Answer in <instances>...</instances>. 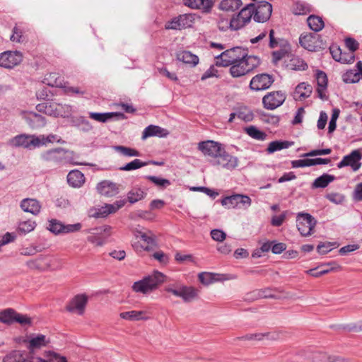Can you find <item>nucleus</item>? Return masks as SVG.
Returning a JSON list of instances; mask_svg holds the SVG:
<instances>
[{
  "label": "nucleus",
  "mask_w": 362,
  "mask_h": 362,
  "mask_svg": "<svg viewBox=\"0 0 362 362\" xmlns=\"http://www.w3.org/2000/svg\"><path fill=\"white\" fill-rule=\"evenodd\" d=\"M270 335L269 332L267 333H255V334H247L242 337H237V339L240 340H256L260 341L262 340L264 337L269 339Z\"/></svg>",
  "instance_id": "052dcab7"
},
{
  "label": "nucleus",
  "mask_w": 362,
  "mask_h": 362,
  "mask_svg": "<svg viewBox=\"0 0 362 362\" xmlns=\"http://www.w3.org/2000/svg\"><path fill=\"white\" fill-rule=\"evenodd\" d=\"M146 195V193L140 188H133L127 194V200L131 204H134L143 199Z\"/></svg>",
  "instance_id": "a19ab883"
},
{
  "label": "nucleus",
  "mask_w": 362,
  "mask_h": 362,
  "mask_svg": "<svg viewBox=\"0 0 362 362\" xmlns=\"http://www.w3.org/2000/svg\"><path fill=\"white\" fill-rule=\"evenodd\" d=\"M311 11V6L304 1H297L293 7V13L295 15H306Z\"/></svg>",
  "instance_id": "ea45409f"
},
{
  "label": "nucleus",
  "mask_w": 362,
  "mask_h": 362,
  "mask_svg": "<svg viewBox=\"0 0 362 362\" xmlns=\"http://www.w3.org/2000/svg\"><path fill=\"white\" fill-rule=\"evenodd\" d=\"M27 266L31 269H37L45 271L49 267V262H47V257L40 255L37 258L29 260L26 262Z\"/></svg>",
  "instance_id": "473e14b6"
},
{
  "label": "nucleus",
  "mask_w": 362,
  "mask_h": 362,
  "mask_svg": "<svg viewBox=\"0 0 362 362\" xmlns=\"http://www.w3.org/2000/svg\"><path fill=\"white\" fill-rule=\"evenodd\" d=\"M68 152V150L62 147L52 148L42 153L40 159L44 162L59 165L66 160Z\"/></svg>",
  "instance_id": "0eeeda50"
},
{
  "label": "nucleus",
  "mask_w": 362,
  "mask_h": 362,
  "mask_svg": "<svg viewBox=\"0 0 362 362\" xmlns=\"http://www.w3.org/2000/svg\"><path fill=\"white\" fill-rule=\"evenodd\" d=\"M362 158V153L359 150H354L349 154L344 156L342 160L337 163L339 168L350 166L354 171H357L361 166L360 160Z\"/></svg>",
  "instance_id": "4468645a"
},
{
  "label": "nucleus",
  "mask_w": 362,
  "mask_h": 362,
  "mask_svg": "<svg viewBox=\"0 0 362 362\" xmlns=\"http://www.w3.org/2000/svg\"><path fill=\"white\" fill-rule=\"evenodd\" d=\"M89 117L99 122L105 123L114 117L117 119H124L126 116L122 112H89Z\"/></svg>",
  "instance_id": "5701e85b"
},
{
  "label": "nucleus",
  "mask_w": 362,
  "mask_h": 362,
  "mask_svg": "<svg viewBox=\"0 0 362 362\" xmlns=\"http://www.w3.org/2000/svg\"><path fill=\"white\" fill-rule=\"evenodd\" d=\"M134 234L137 239H140L146 244V245H141L144 250L150 251L157 246L156 235L152 231L149 230L142 231L135 229Z\"/></svg>",
  "instance_id": "dca6fc26"
},
{
  "label": "nucleus",
  "mask_w": 362,
  "mask_h": 362,
  "mask_svg": "<svg viewBox=\"0 0 362 362\" xmlns=\"http://www.w3.org/2000/svg\"><path fill=\"white\" fill-rule=\"evenodd\" d=\"M251 202L250 197L243 194H233L225 197L221 200V204L228 208L240 207V205L247 208L251 205Z\"/></svg>",
  "instance_id": "9b49d317"
},
{
  "label": "nucleus",
  "mask_w": 362,
  "mask_h": 362,
  "mask_svg": "<svg viewBox=\"0 0 362 362\" xmlns=\"http://www.w3.org/2000/svg\"><path fill=\"white\" fill-rule=\"evenodd\" d=\"M34 138V135L19 134L9 141V144L14 147H23L30 148L33 144L30 141Z\"/></svg>",
  "instance_id": "bb28decb"
},
{
  "label": "nucleus",
  "mask_w": 362,
  "mask_h": 362,
  "mask_svg": "<svg viewBox=\"0 0 362 362\" xmlns=\"http://www.w3.org/2000/svg\"><path fill=\"white\" fill-rule=\"evenodd\" d=\"M111 214H112V212L108 207V204H106L99 209H91L89 212V216L94 218H105Z\"/></svg>",
  "instance_id": "09e8293b"
},
{
  "label": "nucleus",
  "mask_w": 362,
  "mask_h": 362,
  "mask_svg": "<svg viewBox=\"0 0 362 362\" xmlns=\"http://www.w3.org/2000/svg\"><path fill=\"white\" fill-rule=\"evenodd\" d=\"M21 208L25 212L37 215L41 209V204L35 199L26 198L21 201Z\"/></svg>",
  "instance_id": "a878e982"
},
{
  "label": "nucleus",
  "mask_w": 362,
  "mask_h": 362,
  "mask_svg": "<svg viewBox=\"0 0 362 362\" xmlns=\"http://www.w3.org/2000/svg\"><path fill=\"white\" fill-rule=\"evenodd\" d=\"M23 118L32 129H39L45 127L46 124L45 118L34 112L25 113Z\"/></svg>",
  "instance_id": "b1692460"
},
{
  "label": "nucleus",
  "mask_w": 362,
  "mask_h": 362,
  "mask_svg": "<svg viewBox=\"0 0 362 362\" xmlns=\"http://www.w3.org/2000/svg\"><path fill=\"white\" fill-rule=\"evenodd\" d=\"M88 303V297L85 294L75 296L66 305V310L69 313H77L82 315Z\"/></svg>",
  "instance_id": "f3484780"
},
{
  "label": "nucleus",
  "mask_w": 362,
  "mask_h": 362,
  "mask_svg": "<svg viewBox=\"0 0 362 362\" xmlns=\"http://www.w3.org/2000/svg\"><path fill=\"white\" fill-rule=\"evenodd\" d=\"M221 144L218 142L207 140L198 144V149L206 156L216 158L222 149Z\"/></svg>",
  "instance_id": "ddd939ff"
},
{
  "label": "nucleus",
  "mask_w": 362,
  "mask_h": 362,
  "mask_svg": "<svg viewBox=\"0 0 362 362\" xmlns=\"http://www.w3.org/2000/svg\"><path fill=\"white\" fill-rule=\"evenodd\" d=\"M325 197L331 202H333L337 204H341L345 199L343 194L337 192L327 194L325 195Z\"/></svg>",
  "instance_id": "774afa93"
},
{
  "label": "nucleus",
  "mask_w": 362,
  "mask_h": 362,
  "mask_svg": "<svg viewBox=\"0 0 362 362\" xmlns=\"http://www.w3.org/2000/svg\"><path fill=\"white\" fill-rule=\"evenodd\" d=\"M243 20L240 17V15L233 17L230 21V28L231 30H238L246 25L243 22Z\"/></svg>",
  "instance_id": "338daca9"
},
{
  "label": "nucleus",
  "mask_w": 362,
  "mask_h": 362,
  "mask_svg": "<svg viewBox=\"0 0 362 362\" xmlns=\"http://www.w3.org/2000/svg\"><path fill=\"white\" fill-rule=\"evenodd\" d=\"M261 63L260 59L255 55H247L243 59H240L230 65V74L233 78L245 76L258 67Z\"/></svg>",
  "instance_id": "f03ea898"
},
{
  "label": "nucleus",
  "mask_w": 362,
  "mask_h": 362,
  "mask_svg": "<svg viewBox=\"0 0 362 362\" xmlns=\"http://www.w3.org/2000/svg\"><path fill=\"white\" fill-rule=\"evenodd\" d=\"M360 71L349 70L342 75V80L346 83H355L360 81Z\"/></svg>",
  "instance_id": "8fccbe9b"
},
{
  "label": "nucleus",
  "mask_w": 362,
  "mask_h": 362,
  "mask_svg": "<svg viewBox=\"0 0 362 362\" xmlns=\"http://www.w3.org/2000/svg\"><path fill=\"white\" fill-rule=\"evenodd\" d=\"M216 274L209 273V272H202L199 274V280L204 285H209L213 282H214L216 279L215 276Z\"/></svg>",
  "instance_id": "680f3d73"
},
{
  "label": "nucleus",
  "mask_w": 362,
  "mask_h": 362,
  "mask_svg": "<svg viewBox=\"0 0 362 362\" xmlns=\"http://www.w3.org/2000/svg\"><path fill=\"white\" fill-rule=\"evenodd\" d=\"M165 276L163 273L155 272L153 274L144 276L142 279L134 282L132 288L136 293L147 294L156 290L165 281Z\"/></svg>",
  "instance_id": "f257e3e1"
},
{
  "label": "nucleus",
  "mask_w": 362,
  "mask_h": 362,
  "mask_svg": "<svg viewBox=\"0 0 362 362\" xmlns=\"http://www.w3.org/2000/svg\"><path fill=\"white\" fill-rule=\"evenodd\" d=\"M91 235L87 237V240L96 246H103L106 243L107 237L98 231L90 230Z\"/></svg>",
  "instance_id": "c03bdc74"
},
{
  "label": "nucleus",
  "mask_w": 362,
  "mask_h": 362,
  "mask_svg": "<svg viewBox=\"0 0 362 362\" xmlns=\"http://www.w3.org/2000/svg\"><path fill=\"white\" fill-rule=\"evenodd\" d=\"M3 362H51V360H45L40 357L27 358L26 355L21 351L15 350L7 354L3 359Z\"/></svg>",
  "instance_id": "aec40b11"
},
{
  "label": "nucleus",
  "mask_w": 362,
  "mask_h": 362,
  "mask_svg": "<svg viewBox=\"0 0 362 362\" xmlns=\"http://www.w3.org/2000/svg\"><path fill=\"white\" fill-rule=\"evenodd\" d=\"M36 227V223L34 221L28 220L20 222L17 231L21 235H25L33 231Z\"/></svg>",
  "instance_id": "49530a36"
},
{
  "label": "nucleus",
  "mask_w": 362,
  "mask_h": 362,
  "mask_svg": "<svg viewBox=\"0 0 362 362\" xmlns=\"http://www.w3.org/2000/svg\"><path fill=\"white\" fill-rule=\"evenodd\" d=\"M165 291L171 293L177 297L181 298L185 303L191 302L195 299L199 292V291L194 287L184 285L178 286L175 288L168 286L165 288Z\"/></svg>",
  "instance_id": "39448f33"
},
{
  "label": "nucleus",
  "mask_w": 362,
  "mask_h": 362,
  "mask_svg": "<svg viewBox=\"0 0 362 362\" xmlns=\"http://www.w3.org/2000/svg\"><path fill=\"white\" fill-rule=\"evenodd\" d=\"M315 78L317 85L316 91L317 93L318 97L322 100H327V97L325 94V90H327L328 83L327 74L323 71L317 70L315 74Z\"/></svg>",
  "instance_id": "412c9836"
},
{
  "label": "nucleus",
  "mask_w": 362,
  "mask_h": 362,
  "mask_svg": "<svg viewBox=\"0 0 362 362\" xmlns=\"http://www.w3.org/2000/svg\"><path fill=\"white\" fill-rule=\"evenodd\" d=\"M66 178L69 185L74 187H80L85 182L84 175L78 170H71Z\"/></svg>",
  "instance_id": "7c9ffc66"
},
{
  "label": "nucleus",
  "mask_w": 362,
  "mask_h": 362,
  "mask_svg": "<svg viewBox=\"0 0 362 362\" xmlns=\"http://www.w3.org/2000/svg\"><path fill=\"white\" fill-rule=\"evenodd\" d=\"M330 53L332 56V58L337 61L344 64H351L354 61V54H347L348 58H344V55H346V53H342L341 49L337 45H332L329 47Z\"/></svg>",
  "instance_id": "c756f323"
},
{
  "label": "nucleus",
  "mask_w": 362,
  "mask_h": 362,
  "mask_svg": "<svg viewBox=\"0 0 362 362\" xmlns=\"http://www.w3.org/2000/svg\"><path fill=\"white\" fill-rule=\"evenodd\" d=\"M14 322H18L22 326H25L31 325L32 320L28 315L20 314L16 311L13 319V323Z\"/></svg>",
  "instance_id": "0e129e2a"
},
{
  "label": "nucleus",
  "mask_w": 362,
  "mask_h": 362,
  "mask_svg": "<svg viewBox=\"0 0 362 362\" xmlns=\"http://www.w3.org/2000/svg\"><path fill=\"white\" fill-rule=\"evenodd\" d=\"M332 264H335L334 262H329L327 264H322L316 268L309 269L306 271V273L309 275L318 278L324 274H327L329 272L334 270V267H331Z\"/></svg>",
  "instance_id": "f704fd0d"
},
{
  "label": "nucleus",
  "mask_w": 362,
  "mask_h": 362,
  "mask_svg": "<svg viewBox=\"0 0 362 362\" xmlns=\"http://www.w3.org/2000/svg\"><path fill=\"white\" fill-rule=\"evenodd\" d=\"M245 132L250 137L259 141L265 140L267 136L265 132L259 130L255 126L245 128Z\"/></svg>",
  "instance_id": "de8ad7c7"
},
{
  "label": "nucleus",
  "mask_w": 362,
  "mask_h": 362,
  "mask_svg": "<svg viewBox=\"0 0 362 362\" xmlns=\"http://www.w3.org/2000/svg\"><path fill=\"white\" fill-rule=\"evenodd\" d=\"M16 310L12 308H7L0 311V322L10 325L13 323Z\"/></svg>",
  "instance_id": "37998d69"
},
{
  "label": "nucleus",
  "mask_w": 362,
  "mask_h": 362,
  "mask_svg": "<svg viewBox=\"0 0 362 362\" xmlns=\"http://www.w3.org/2000/svg\"><path fill=\"white\" fill-rule=\"evenodd\" d=\"M241 6V0H222L220 3L219 8L225 11L234 12L238 10Z\"/></svg>",
  "instance_id": "4c0bfd02"
},
{
  "label": "nucleus",
  "mask_w": 362,
  "mask_h": 362,
  "mask_svg": "<svg viewBox=\"0 0 362 362\" xmlns=\"http://www.w3.org/2000/svg\"><path fill=\"white\" fill-rule=\"evenodd\" d=\"M177 20L180 21L181 29H184L192 26L194 18L192 14H182L177 16Z\"/></svg>",
  "instance_id": "13d9d810"
},
{
  "label": "nucleus",
  "mask_w": 362,
  "mask_h": 362,
  "mask_svg": "<svg viewBox=\"0 0 362 362\" xmlns=\"http://www.w3.org/2000/svg\"><path fill=\"white\" fill-rule=\"evenodd\" d=\"M98 192L103 196L111 197L119 193L117 185L109 180H103L97 185Z\"/></svg>",
  "instance_id": "4be33fe9"
},
{
  "label": "nucleus",
  "mask_w": 362,
  "mask_h": 362,
  "mask_svg": "<svg viewBox=\"0 0 362 362\" xmlns=\"http://www.w3.org/2000/svg\"><path fill=\"white\" fill-rule=\"evenodd\" d=\"M177 59L194 67L199 63V57L189 51H181L177 54Z\"/></svg>",
  "instance_id": "2f4dec72"
},
{
  "label": "nucleus",
  "mask_w": 362,
  "mask_h": 362,
  "mask_svg": "<svg viewBox=\"0 0 362 362\" xmlns=\"http://www.w3.org/2000/svg\"><path fill=\"white\" fill-rule=\"evenodd\" d=\"M146 179L153 182L156 186L161 189H164L171 185L169 180L154 175H147L146 176Z\"/></svg>",
  "instance_id": "603ef678"
},
{
  "label": "nucleus",
  "mask_w": 362,
  "mask_h": 362,
  "mask_svg": "<svg viewBox=\"0 0 362 362\" xmlns=\"http://www.w3.org/2000/svg\"><path fill=\"white\" fill-rule=\"evenodd\" d=\"M274 81V79L272 75L259 74L252 77L250 83V88L256 91L266 90L272 86Z\"/></svg>",
  "instance_id": "f8f14e48"
},
{
  "label": "nucleus",
  "mask_w": 362,
  "mask_h": 362,
  "mask_svg": "<svg viewBox=\"0 0 362 362\" xmlns=\"http://www.w3.org/2000/svg\"><path fill=\"white\" fill-rule=\"evenodd\" d=\"M63 108L61 104L54 102H45L37 105L36 110L40 112L45 113V115L53 116L55 117H62Z\"/></svg>",
  "instance_id": "6ab92c4d"
},
{
  "label": "nucleus",
  "mask_w": 362,
  "mask_h": 362,
  "mask_svg": "<svg viewBox=\"0 0 362 362\" xmlns=\"http://www.w3.org/2000/svg\"><path fill=\"white\" fill-rule=\"evenodd\" d=\"M340 111L337 108H334L332 111V117L329 122L328 132H333L337 128V120L339 116Z\"/></svg>",
  "instance_id": "69168bd1"
},
{
  "label": "nucleus",
  "mask_w": 362,
  "mask_h": 362,
  "mask_svg": "<svg viewBox=\"0 0 362 362\" xmlns=\"http://www.w3.org/2000/svg\"><path fill=\"white\" fill-rule=\"evenodd\" d=\"M49 226L47 227L48 230L55 235H58L62 233V229L64 228V224L57 220L52 219L49 221Z\"/></svg>",
  "instance_id": "bf43d9fd"
},
{
  "label": "nucleus",
  "mask_w": 362,
  "mask_h": 362,
  "mask_svg": "<svg viewBox=\"0 0 362 362\" xmlns=\"http://www.w3.org/2000/svg\"><path fill=\"white\" fill-rule=\"evenodd\" d=\"M255 4L253 3L247 4L241 11L239 12L238 15L243 20V23L246 24L250 22L252 17H254V6Z\"/></svg>",
  "instance_id": "a18cd8bd"
},
{
  "label": "nucleus",
  "mask_w": 362,
  "mask_h": 362,
  "mask_svg": "<svg viewBox=\"0 0 362 362\" xmlns=\"http://www.w3.org/2000/svg\"><path fill=\"white\" fill-rule=\"evenodd\" d=\"M307 23L310 29L314 32H319L325 27L322 18L316 15H310L307 18Z\"/></svg>",
  "instance_id": "e433bc0d"
},
{
  "label": "nucleus",
  "mask_w": 362,
  "mask_h": 362,
  "mask_svg": "<svg viewBox=\"0 0 362 362\" xmlns=\"http://www.w3.org/2000/svg\"><path fill=\"white\" fill-rule=\"evenodd\" d=\"M23 59V55L20 51H5L0 53V66L11 69L19 65Z\"/></svg>",
  "instance_id": "6e6552de"
},
{
  "label": "nucleus",
  "mask_w": 362,
  "mask_h": 362,
  "mask_svg": "<svg viewBox=\"0 0 362 362\" xmlns=\"http://www.w3.org/2000/svg\"><path fill=\"white\" fill-rule=\"evenodd\" d=\"M48 343L49 341L47 340L45 335L39 334L30 337L28 340V345L27 346V348L29 350L30 354H33L35 350L46 346Z\"/></svg>",
  "instance_id": "393cba45"
},
{
  "label": "nucleus",
  "mask_w": 362,
  "mask_h": 362,
  "mask_svg": "<svg viewBox=\"0 0 362 362\" xmlns=\"http://www.w3.org/2000/svg\"><path fill=\"white\" fill-rule=\"evenodd\" d=\"M286 98V93L281 90L269 92L262 98L263 107L269 110H275L284 103Z\"/></svg>",
  "instance_id": "1a4fd4ad"
},
{
  "label": "nucleus",
  "mask_w": 362,
  "mask_h": 362,
  "mask_svg": "<svg viewBox=\"0 0 362 362\" xmlns=\"http://www.w3.org/2000/svg\"><path fill=\"white\" fill-rule=\"evenodd\" d=\"M113 148L124 156H140V152L134 148L124 146H115Z\"/></svg>",
  "instance_id": "864d4df0"
},
{
  "label": "nucleus",
  "mask_w": 362,
  "mask_h": 362,
  "mask_svg": "<svg viewBox=\"0 0 362 362\" xmlns=\"http://www.w3.org/2000/svg\"><path fill=\"white\" fill-rule=\"evenodd\" d=\"M297 228L302 236L310 235L316 226V220L308 213H299L297 216Z\"/></svg>",
  "instance_id": "423d86ee"
},
{
  "label": "nucleus",
  "mask_w": 362,
  "mask_h": 362,
  "mask_svg": "<svg viewBox=\"0 0 362 362\" xmlns=\"http://www.w3.org/2000/svg\"><path fill=\"white\" fill-rule=\"evenodd\" d=\"M76 126L80 131L83 132H88L93 129V126L90 122L83 116L76 119Z\"/></svg>",
  "instance_id": "4d7b16f0"
},
{
  "label": "nucleus",
  "mask_w": 362,
  "mask_h": 362,
  "mask_svg": "<svg viewBox=\"0 0 362 362\" xmlns=\"http://www.w3.org/2000/svg\"><path fill=\"white\" fill-rule=\"evenodd\" d=\"M23 30L18 25H16L13 28V34L11 36V40L12 42H21L24 41Z\"/></svg>",
  "instance_id": "e2e57ef3"
},
{
  "label": "nucleus",
  "mask_w": 362,
  "mask_h": 362,
  "mask_svg": "<svg viewBox=\"0 0 362 362\" xmlns=\"http://www.w3.org/2000/svg\"><path fill=\"white\" fill-rule=\"evenodd\" d=\"M318 38V35L315 34H301L299 37V43L308 51L317 52L321 48V42L319 41Z\"/></svg>",
  "instance_id": "a211bd4d"
},
{
  "label": "nucleus",
  "mask_w": 362,
  "mask_h": 362,
  "mask_svg": "<svg viewBox=\"0 0 362 362\" xmlns=\"http://www.w3.org/2000/svg\"><path fill=\"white\" fill-rule=\"evenodd\" d=\"M248 55V49L242 47H235L221 52L216 58L218 66H228L240 59H245Z\"/></svg>",
  "instance_id": "7ed1b4c3"
},
{
  "label": "nucleus",
  "mask_w": 362,
  "mask_h": 362,
  "mask_svg": "<svg viewBox=\"0 0 362 362\" xmlns=\"http://www.w3.org/2000/svg\"><path fill=\"white\" fill-rule=\"evenodd\" d=\"M147 164L148 163L136 158L134 160L127 163L124 166L120 167L119 170L122 171H132L146 166Z\"/></svg>",
  "instance_id": "3c124183"
},
{
  "label": "nucleus",
  "mask_w": 362,
  "mask_h": 362,
  "mask_svg": "<svg viewBox=\"0 0 362 362\" xmlns=\"http://www.w3.org/2000/svg\"><path fill=\"white\" fill-rule=\"evenodd\" d=\"M254 4V21L257 23L267 21L272 13V5L266 1H259Z\"/></svg>",
  "instance_id": "9d476101"
},
{
  "label": "nucleus",
  "mask_w": 362,
  "mask_h": 362,
  "mask_svg": "<svg viewBox=\"0 0 362 362\" xmlns=\"http://www.w3.org/2000/svg\"><path fill=\"white\" fill-rule=\"evenodd\" d=\"M168 134V131L157 125H148L142 133V139H146L151 136L165 137Z\"/></svg>",
  "instance_id": "cd10ccee"
},
{
  "label": "nucleus",
  "mask_w": 362,
  "mask_h": 362,
  "mask_svg": "<svg viewBox=\"0 0 362 362\" xmlns=\"http://www.w3.org/2000/svg\"><path fill=\"white\" fill-rule=\"evenodd\" d=\"M213 165H220L228 170L235 169L238 164V159L235 156L227 153L224 148L220 152L216 160L212 161Z\"/></svg>",
  "instance_id": "2eb2a0df"
},
{
  "label": "nucleus",
  "mask_w": 362,
  "mask_h": 362,
  "mask_svg": "<svg viewBox=\"0 0 362 362\" xmlns=\"http://www.w3.org/2000/svg\"><path fill=\"white\" fill-rule=\"evenodd\" d=\"M312 91V86L304 82L299 83L295 90V93L299 94L300 99L310 97Z\"/></svg>",
  "instance_id": "79ce46f5"
},
{
  "label": "nucleus",
  "mask_w": 362,
  "mask_h": 362,
  "mask_svg": "<svg viewBox=\"0 0 362 362\" xmlns=\"http://www.w3.org/2000/svg\"><path fill=\"white\" fill-rule=\"evenodd\" d=\"M269 46L270 48L273 49L278 46L281 48L279 50L274 51L272 53V62L274 64H276L280 60H281L284 57L288 54L291 50V47L289 43L284 40V39L277 40L274 37V30H270L269 33Z\"/></svg>",
  "instance_id": "20e7f679"
},
{
  "label": "nucleus",
  "mask_w": 362,
  "mask_h": 362,
  "mask_svg": "<svg viewBox=\"0 0 362 362\" xmlns=\"http://www.w3.org/2000/svg\"><path fill=\"white\" fill-rule=\"evenodd\" d=\"M185 6L193 9H201L208 12L213 6L212 0H183Z\"/></svg>",
  "instance_id": "c85d7f7f"
},
{
  "label": "nucleus",
  "mask_w": 362,
  "mask_h": 362,
  "mask_svg": "<svg viewBox=\"0 0 362 362\" xmlns=\"http://www.w3.org/2000/svg\"><path fill=\"white\" fill-rule=\"evenodd\" d=\"M146 313V312L144 310H132L121 313L119 316L124 320L131 321L147 320L149 319V317L144 316Z\"/></svg>",
  "instance_id": "72a5a7b5"
},
{
  "label": "nucleus",
  "mask_w": 362,
  "mask_h": 362,
  "mask_svg": "<svg viewBox=\"0 0 362 362\" xmlns=\"http://www.w3.org/2000/svg\"><path fill=\"white\" fill-rule=\"evenodd\" d=\"M289 66L295 71H305L308 67L307 63L299 57H293L290 60Z\"/></svg>",
  "instance_id": "5fc2aeb1"
},
{
  "label": "nucleus",
  "mask_w": 362,
  "mask_h": 362,
  "mask_svg": "<svg viewBox=\"0 0 362 362\" xmlns=\"http://www.w3.org/2000/svg\"><path fill=\"white\" fill-rule=\"evenodd\" d=\"M335 179V176L324 173L314 180L311 187L313 189L325 188L330 182H333Z\"/></svg>",
  "instance_id": "c9c22d12"
},
{
  "label": "nucleus",
  "mask_w": 362,
  "mask_h": 362,
  "mask_svg": "<svg viewBox=\"0 0 362 362\" xmlns=\"http://www.w3.org/2000/svg\"><path fill=\"white\" fill-rule=\"evenodd\" d=\"M293 144V141H274L269 143L267 151L268 153H273L275 151L284 148H288Z\"/></svg>",
  "instance_id": "58836bf2"
},
{
  "label": "nucleus",
  "mask_w": 362,
  "mask_h": 362,
  "mask_svg": "<svg viewBox=\"0 0 362 362\" xmlns=\"http://www.w3.org/2000/svg\"><path fill=\"white\" fill-rule=\"evenodd\" d=\"M238 118L245 122H250L253 119L254 115L247 107H241L237 110Z\"/></svg>",
  "instance_id": "6e6d98bb"
}]
</instances>
